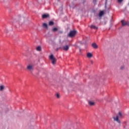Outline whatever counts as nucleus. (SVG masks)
I'll list each match as a JSON object with an SVG mask.
<instances>
[{"instance_id":"f257e3e1","label":"nucleus","mask_w":129,"mask_h":129,"mask_svg":"<svg viewBox=\"0 0 129 129\" xmlns=\"http://www.w3.org/2000/svg\"><path fill=\"white\" fill-rule=\"evenodd\" d=\"M49 59L50 60H51L52 64H53V65H54L57 61V59H56V58L54 57L53 54H51L49 56Z\"/></svg>"},{"instance_id":"f03ea898","label":"nucleus","mask_w":129,"mask_h":129,"mask_svg":"<svg viewBox=\"0 0 129 129\" xmlns=\"http://www.w3.org/2000/svg\"><path fill=\"white\" fill-rule=\"evenodd\" d=\"M26 69L30 72H33V71H34V66L32 64H28L27 66Z\"/></svg>"},{"instance_id":"7ed1b4c3","label":"nucleus","mask_w":129,"mask_h":129,"mask_svg":"<svg viewBox=\"0 0 129 129\" xmlns=\"http://www.w3.org/2000/svg\"><path fill=\"white\" fill-rule=\"evenodd\" d=\"M75 35H76V31L72 30L68 34V37L72 38V37H74V36H75Z\"/></svg>"},{"instance_id":"20e7f679","label":"nucleus","mask_w":129,"mask_h":129,"mask_svg":"<svg viewBox=\"0 0 129 129\" xmlns=\"http://www.w3.org/2000/svg\"><path fill=\"white\" fill-rule=\"evenodd\" d=\"M121 23L122 24V26H129L128 21H124L123 20H122L121 21Z\"/></svg>"},{"instance_id":"39448f33","label":"nucleus","mask_w":129,"mask_h":129,"mask_svg":"<svg viewBox=\"0 0 129 129\" xmlns=\"http://www.w3.org/2000/svg\"><path fill=\"white\" fill-rule=\"evenodd\" d=\"M113 118L115 121H117V122H118L119 123H120V121L118 119V116H116L115 117H113Z\"/></svg>"},{"instance_id":"423d86ee","label":"nucleus","mask_w":129,"mask_h":129,"mask_svg":"<svg viewBox=\"0 0 129 129\" xmlns=\"http://www.w3.org/2000/svg\"><path fill=\"white\" fill-rule=\"evenodd\" d=\"M63 50H64V51H68V50H69V46L66 45L63 46Z\"/></svg>"},{"instance_id":"0eeeda50","label":"nucleus","mask_w":129,"mask_h":129,"mask_svg":"<svg viewBox=\"0 0 129 129\" xmlns=\"http://www.w3.org/2000/svg\"><path fill=\"white\" fill-rule=\"evenodd\" d=\"M92 46L93 47V48H94V49H97V48H98L97 44H96V43H92Z\"/></svg>"},{"instance_id":"6e6552de","label":"nucleus","mask_w":129,"mask_h":129,"mask_svg":"<svg viewBox=\"0 0 129 129\" xmlns=\"http://www.w3.org/2000/svg\"><path fill=\"white\" fill-rule=\"evenodd\" d=\"M90 28H91V29H94V30H97V29H98L97 27L94 25H91V26H90Z\"/></svg>"},{"instance_id":"1a4fd4ad","label":"nucleus","mask_w":129,"mask_h":129,"mask_svg":"<svg viewBox=\"0 0 129 129\" xmlns=\"http://www.w3.org/2000/svg\"><path fill=\"white\" fill-rule=\"evenodd\" d=\"M48 17H49V15L48 14H44L42 16V19H46V18H48Z\"/></svg>"},{"instance_id":"9d476101","label":"nucleus","mask_w":129,"mask_h":129,"mask_svg":"<svg viewBox=\"0 0 129 129\" xmlns=\"http://www.w3.org/2000/svg\"><path fill=\"white\" fill-rule=\"evenodd\" d=\"M87 56L88 57V58H91L92 57V54H91V53H88L87 54Z\"/></svg>"},{"instance_id":"9b49d317","label":"nucleus","mask_w":129,"mask_h":129,"mask_svg":"<svg viewBox=\"0 0 129 129\" xmlns=\"http://www.w3.org/2000/svg\"><path fill=\"white\" fill-rule=\"evenodd\" d=\"M36 50L37 51H40L42 50V48L41 47V46H38L37 47H36Z\"/></svg>"},{"instance_id":"f8f14e48","label":"nucleus","mask_w":129,"mask_h":129,"mask_svg":"<svg viewBox=\"0 0 129 129\" xmlns=\"http://www.w3.org/2000/svg\"><path fill=\"white\" fill-rule=\"evenodd\" d=\"M103 11H101L100 13H99V17H102V16H103Z\"/></svg>"},{"instance_id":"ddd939ff","label":"nucleus","mask_w":129,"mask_h":129,"mask_svg":"<svg viewBox=\"0 0 129 129\" xmlns=\"http://www.w3.org/2000/svg\"><path fill=\"white\" fill-rule=\"evenodd\" d=\"M89 105H91V106H92V105H94V102L92 101H89Z\"/></svg>"},{"instance_id":"4468645a","label":"nucleus","mask_w":129,"mask_h":129,"mask_svg":"<svg viewBox=\"0 0 129 129\" xmlns=\"http://www.w3.org/2000/svg\"><path fill=\"white\" fill-rule=\"evenodd\" d=\"M49 26H53L54 22L53 21H50L48 23Z\"/></svg>"},{"instance_id":"2eb2a0df","label":"nucleus","mask_w":129,"mask_h":129,"mask_svg":"<svg viewBox=\"0 0 129 129\" xmlns=\"http://www.w3.org/2000/svg\"><path fill=\"white\" fill-rule=\"evenodd\" d=\"M43 27L44 28H45L46 29H48V25H47V24H46V23H44L43 24Z\"/></svg>"},{"instance_id":"dca6fc26","label":"nucleus","mask_w":129,"mask_h":129,"mask_svg":"<svg viewBox=\"0 0 129 129\" xmlns=\"http://www.w3.org/2000/svg\"><path fill=\"white\" fill-rule=\"evenodd\" d=\"M5 87H4V86L1 85L0 86V91H3V90H4Z\"/></svg>"},{"instance_id":"f3484780","label":"nucleus","mask_w":129,"mask_h":129,"mask_svg":"<svg viewBox=\"0 0 129 129\" xmlns=\"http://www.w3.org/2000/svg\"><path fill=\"white\" fill-rule=\"evenodd\" d=\"M52 32H57V31H58V28H53L52 29Z\"/></svg>"},{"instance_id":"a211bd4d","label":"nucleus","mask_w":129,"mask_h":129,"mask_svg":"<svg viewBox=\"0 0 129 129\" xmlns=\"http://www.w3.org/2000/svg\"><path fill=\"white\" fill-rule=\"evenodd\" d=\"M56 98H60V95H59L58 94H56Z\"/></svg>"},{"instance_id":"6ab92c4d","label":"nucleus","mask_w":129,"mask_h":129,"mask_svg":"<svg viewBox=\"0 0 129 129\" xmlns=\"http://www.w3.org/2000/svg\"><path fill=\"white\" fill-rule=\"evenodd\" d=\"M118 114H119L120 117H121L122 114H121V113H120V112H119L118 113Z\"/></svg>"},{"instance_id":"aec40b11","label":"nucleus","mask_w":129,"mask_h":129,"mask_svg":"<svg viewBox=\"0 0 129 129\" xmlns=\"http://www.w3.org/2000/svg\"><path fill=\"white\" fill-rule=\"evenodd\" d=\"M122 1L123 0H118V3H122Z\"/></svg>"},{"instance_id":"412c9836","label":"nucleus","mask_w":129,"mask_h":129,"mask_svg":"<svg viewBox=\"0 0 129 129\" xmlns=\"http://www.w3.org/2000/svg\"><path fill=\"white\" fill-rule=\"evenodd\" d=\"M123 68H124V66L121 67V68H120L121 70H122V69H123Z\"/></svg>"},{"instance_id":"4be33fe9","label":"nucleus","mask_w":129,"mask_h":129,"mask_svg":"<svg viewBox=\"0 0 129 129\" xmlns=\"http://www.w3.org/2000/svg\"><path fill=\"white\" fill-rule=\"evenodd\" d=\"M93 3L95 4V3H96V0H93Z\"/></svg>"},{"instance_id":"5701e85b","label":"nucleus","mask_w":129,"mask_h":129,"mask_svg":"<svg viewBox=\"0 0 129 129\" xmlns=\"http://www.w3.org/2000/svg\"><path fill=\"white\" fill-rule=\"evenodd\" d=\"M91 64H93V61L91 60Z\"/></svg>"}]
</instances>
